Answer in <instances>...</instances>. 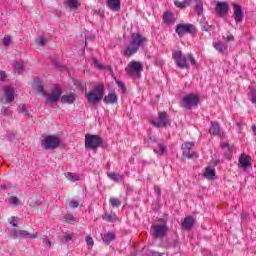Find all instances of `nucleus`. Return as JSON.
I'll return each instance as SVG.
<instances>
[{
	"label": "nucleus",
	"instance_id": "obj_35",
	"mask_svg": "<svg viewBox=\"0 0 256 256\" xmlns=\"http://www.w3.org/2000/svg\"><path fill=\"white\" fill-rule=\"evenodd\" d=\"M222 149H224V153L227 156V158L231 159L232 150H231V146H229V143L226 142L222 144Z\"/></svg>",
	"mask_w": 256,
	"mask_h": 256
},
{
	"label": "nucleus",
	"instance_id": "obj_21",
	"mask_svg": "<svg viewBox=\"0 0 256 256\" xmlns=\"http://www.w3.org/2000/svg\"><path fill=\"white\" fill-rule=\"evenodd\" d=\"M33 87L36 92L42 93V95H47V92H45V86L43 85V81L39 78H36L34 80Z\"/></svg>",
	"mask_w": 256,
	"mask_h": 256
},
{
	"label": "nucleus",
	"instance_id": "obj_40",
	"mask_svg": "<svg viewBox=\"0 0 256 256\" xmlns=\"http://www.w3.org/2000/svg\"><path fill=\"white\" fill-rule=\"evenodd\" d=\"M119 89H121L123 91V93H127V87L125 86V84L121 81H116Z\"/></svg>",
	"mask_w": 256,
	"mask_h": 256
},
{
	"label": "nucleus",
	"instance_id": "obj_13",
	"mask_svg": "<svg viewBox=\"0 0 256 256\" xmlns=\"http://www.w3.org/2000/svg\"><path fill=\"white\" fill-rule=\"evenodd\" d=\"M126 73L128 75H133V73H141L143 71V64L138 61L130 62V67L125 68Z\"/></svg>",
	"mask_w": 256,
	"mask_h": 256
},
{
	"label": "nucleus",
	"instance_id": "obj_50",
	"mask_svg": "<svg viewBox=\"0 0 256 256\" xmlns=\"http://www.w3.org/2000/svg\"><path fill=\"white\" fill-rule=\"evenodd\" d=\"M45 43H47V39H45L44 37L38 38L37 40L38 45H45Z\"/></svg>",
	"mask_w": 256,
	"mask_h": 256
},
{
	"label": "nucleus",
	"instance_id": "obj_9",
	"mask_svg": "<svg viewBox=\"0 0 256 256\" xmlns=\"http://www.w3.org/2000/svg\"><path fill=\"white\" fill-rule=\"evenodd\" d=\"M172 59H174L176 66L179 69H188L189 64L187 63V57L183 56V52L176 51L172 54Z\"/></svg>",
	"mask_w": 256,
	"mask_h": 256
},
{
	"label": "nucleus",
	"instance_id": "obj_11",
	"mask_svg": "<svg viewBox=\"0 0 256 256\" xmlns=\"http://www.w3.org/2000/svg\"><path fill=\"white\" fill-rule=\"evenodd\" d=\"M193 29H195L193 24H178L175 32L179 37H184L186 33H193Z\"/></svg>",
	"mask_w": 256,
	"mask_h": 256
},
{
	"label": "nucleus",
	"instance_id": "obj_62",
	"mask_svg": "<svg viewBox=\"0 0 256 256\" xmlns=\"http://www.w3.org/2000/svg\"><path fill=\"white\" fill-rule=\"evenodd\" d=\"M149 139L152 143H155L157 141V138H155V136H150Z\"/></svg>",
	"mask_w": 256,
	"mask_h": 256
},
{
	"label": "nucleus",
	"instance_id": "obj_37",
	"mask_svg": "<svg viewBox=\"0 0 256 256\" xmlns=\"http://www.w3.org/2000/svg\"><path fill=\"white\" fill-rule=\"evenodd\" d=\"M110 205L113 207H121V200L117 198H110Z\"/></svg>",
	"mask_w": 256,
	"mask_h": 256
},
{
	"label": "nucleus",
	"instance_id": "obj_51",
	"mask_svg": "<svg viewBox=\"0 0 256 256\" xmlns=\"http://www.w3.org/2000/svg\"><path fill=\"white\" fill-rule=\"evenodd\" d=\"M19 109H21V111L24 115H29V113H27V111H28L27 106H25V105L19 106Z\"/></svg>",
	"mask_w": 256,
	"mask_h": 256
},
{
	"label": "nucleus",
	"instance_id": "obj_48",
	"mask_svg": "<svg viewBox=\"0 0 256 256\" xmlns=\"http://www.w3.org/2000/svg\"><path fill=\"white\" fill-rule=\"evenodd\" d=\"M43 244L46 247H51V240L47 236H45L43 239Z\"/></svg>",
	"mask_w": 256,
	"mask_h": 256
},
{
	"label": "nucleus",
	"instance_id": "obj_28",
	"mask_svg": "<svg viewBox=\"0 0 256 256\" xmlns=\"http://www.w3.org/2000/svg\"><path fill=\"white\" fill-rule=\"evenodd\" d=\"M174 5L178 7V9H187L191 5V0H184V1H179L176 0L174 1Z\"/></svg>",
	"mask_w": 256,
	"mask_h": 256
},
{
	"label": "nucleus",
	"instance_id": "obj_53",
	"mask_svg": "<svg viewBox=\"0 0 256 256\" xmlns=\"http://www.w3.org/2000/svg\"><path fill=\"white\" fill-rule=\"evenodd\" d=\"M2 113L3 115L9 116L11 115V110L9 108H3Z\"/></svg>",
	"mask_w": 256,
	"mask_h": 256
},
{
	"label": "nucleus",
	"instance_id": "obj_59",
	"mask_svg": "<svg viewBox=\"0 0 256 256\" xmlns=\"http://www.w3.org/2000/svg\"><path fill=\"white\" fill-rule=\"evenodd\" d=\"M65 241H71V239H73V237L71 236V234H67L64 236Z\"/></svg>",
	"mask_w": 256,
	"mask_h": 256
},
{
	"label": "nucleus",
	"instance_id": "obj_45",
	"mask_svg": "<svg viewBox=\"0 0 256 256\" xmlns=\"http://www.w3.org/2000/svg\"><path fill=\"white\" fill-rule=\"evenodd\" d=\"M93 63H94V66L97 67L98 69H103V64H101V62H99L97 58H93Z\"/></svg>",
	"mask_w": 256,
	"mask_h": 256
},
{
	"label": "nucleus",
	"instance_id": "obj_41",
	"mask_svg": "<svg viewBox=\"0 0 256 256\" xmlns=\"http://www.w3.org/2000/svg\"><path fill=\"white\" fill-rule=\"evenodd\" d=\"M250 101L252 103H256V90L255 89H252L250 91Z\"/></svg>",
	"mask_w": 256,
	"mask_h": 256
},
{
	"label": "nucleus",
	"instance_id": "obj_27",
	"mask_svg": "<svg viewBox=\"0 0 256 256\" xmlns=\"http://www.w3.org/2000/svg\"><path fill=\"white\" fill-rule=\"evenodd\" d=\"M13 67H14V71L16 73H19V75H21V73H23V71H25V67H23V62H21L19 60L14 61Z\"/></svg>",
	"mask_w": 256,
	"mask_h": 256
},
{
	"label": "nucleus",
	"instance_id": "obj_39",
	"mask_svg": "<svg viewBox=\"0 0 256 256\" xmlns=\"http://www.w3.org/2000/svg\"><path fill=\"white\" fill-rule=\"evenodd\" d=\"M188 60L190 61L191 65H193L194 67H197V60H195V57L193 56V54H188Z\"/></svg>",
	"mask_w": 256,
	"mask_h": 256
},
{
	"label": "nucleus",
	"instance_id": "obj_3",
	"mask_svg": "<svg viewBox=\"0 0 256 256\" xmlns=\"http://www.w3.org/2000/svg\"><path fill=\"white\" fill-rule=\"evenodd\" d=\"M40 144L45 151L54 150L61 145V139L53 135H42L40 138Z\"/></svg>",
	"mask_w": 256,
	"mask_h": 256
},
{
	"label": "nucleus",
	"instance_id": "obj_61",
	"mask_svg": "<svg viewBox=\"0 0 256 256\" xmlns=\"http://www.w3.org/2000/svg\"><path fill=\"white\" fill-rule=\"evenodd\" d=\"M227 41H235V37L233 35H230L227 37Z\"/></svg>",
	"mask_w": 256,
	"mask_h": 256
},
{
	"label": "nucleus",
	"instance_id": "obj_6",
	"mask_svg": "<svg viewBox=\"0 0 256 256\" xmlns=\"http://www.w3.org/2000/svg\"><path fill=\"white\" fill-rule=\"evenodd\" d=\"M151 125H153V127H156L157 129L161 127H171V120L169 119V115L167 114V112L162 111L158 112V121L151 120Z\"/></svg>",
	"mask_w": 256,
	"mask_h": 256
},
{
	"label": "nucleus",
	"instance_id": "obj_55",
	"mask_svg": "<svg viewBox=\"0 0 256 256\" xmlns=\"http://www.w3.org/2000/svg\"><path fill=\"white\" fill-rule=\"evenodd\" d=\"M241 219H242L243 221H247V219H249V214H247V213H242V214H241Z\"/></svg>",
	"mask_w": 256,
	"mask_h": 256
},
{
	"label": "nucleus",
	"instance_id": "obj_63",
	"mask_svg": "<svg viewBox=\"0 0 256 256\" xmlns=\"http://www.w3.org/2000/svg\"><path fill=\"white\" fill-rule=\"evenodd\" d=\"M9 223L12 225V227H17V223H15V221H10Z\"/></svg>",
	"mask_w": 256,
	"mask_h": 256
},
{
	"label": "nucleus",
	"instance_id": "obj_1",
	"mask_svg": "<svg viewBox=\"0 0 256 256\" xmlns=\"http://www.w3.org/2000/svg\"><path fill=\"white\" fill-rule=\"evenodd\" d=\"M147 38L139 33L131 35L130 45L125 49L124 55L125 57H131V55H135L137 51H139V47H141Z\"/></svg>",
	"mask_w": 256,
	"mask_h": 256
},
{
	"label": "nucleus",
	"instance_id": "obj_58",
	"mask_svg": "<svg viewBox=\"0 0 256 256\" xmlns=\"http://www.w3.org/2000/svg\"><path fill=\"white\" fill-rule=\"evenodd\" d=\"M158 221L159 223H162V225H167V219L165 218H159Z\"/></svg>",
	"mask_w": 256,
	"mask_h": 256
},
{
	"label": "nucleus",
	"instance_id": "obj_33",
	"mask_svg": "<svg viewBox=\"0 0 256 256\" xmlns=\"http://www.w3.org/2000/svg\"><path fill=\"white\" fill-rule=\"evenodd\" d=\"M28 204L30 207H39V205H41V201L37 199V196H31L28 200Z\"/></svg>",
	"mask_w": 256,
	"mask_h": 256
},
{
	"label": "nucleus",
	"instance_id": "obj_31",
	"mask_svg": "<svg viewBox=\"0 0 256 256\" xmlns=\"http://www.w3.org/2000/svg\"><path fill=\"white\" fill-rule=\"evenodd\" d=\"M67 7L70 9H79V1L78 0H65L64 2Z\"/></svg>",
	"mask_w": 256,
	"mask_h": 256
},
{
	"label": "nucleus",
	"instance_id": "obj_30",
	"mask_svg": "<svg viewBox=\"0 0 256 256\" xmlns=\"http://www.w3.org/2000/svg\"><path fill=\"white\" fill-rule=\"evenodd\" d=\"M204 177L209 180L213 179V177H215V169L211 166H207L204 172Z\"/></svg>",
	"mask_w": 256,
	"mask_h": 256
},
{
	"label": "nucleus",
	"instance_id": "obj_60",
	"mask_svg": "<svg viewBox=\"0 0 256 256\" xmlns=\"http://www.w3.org/2000/svg\"><path fill=\"white\" fill-rule=\"evenodd\" d=\"M172 247H179V241L173 240Z\"/></svg>",
	"mask_w": 256,
	"mask_h": 256
},
{
	"label": "nucleus",
	"instance_id": "obj_49",
	"mask_svg": "<svg viewBox=\"0 0 256 256\" xmlns=\"http://www.w3.org/2000/svg\"><path fill=\"white\" fill-rule=\"evenodd\" d=\"M11 43V37L9 35L4 36L3 45L7 46Z\"/></svg>",
	"mask_w": 256,
	"mask_h": 256
},
{
	"label": "nucleus",
	"instance_id": "obj_16",
	"mask_svg": "<svg viewBox=\"0 0 256 256\" xmlns=\"http://www.w3.org/2000/svg\"><path fill=\"white\" fill-rule=\"evenodd\" d=\"M106 5L110 9V11H121V0H107Z\"/></svg>",
	"mask_w": 256,
	"mask_h": 256
},
{
	"label": "nucleus",
	"instance_id": "obj_38",
	"mask_svg": "<svg viewBox=\"0 0 256 256\" xmlns=\"http://www.w3.org/2000/svg\"><path fill=\"white\" fill-rule=\"evenodd\" d=\"M158 153L160 155H165V153H167V147H165V145L159 143L158 144Z\"/></svg>",
	"mask_w": 256,
	"mask_h": 256
},
{
	"label": "nucleus",
	"instance_id": "obj_22",
	"mask_svg": "<svg viewBox=\"0 0 256 256\" xmlns=\"http://www.w3.org/2000/svg\"><path fill=\"white\" fill-rule=\"evenodd\" d=\"M163 21L165 25L171 26L175 25V17L173 16V12L167 11L163 15Z\"/></svg>",
	"mask_w": 256,
	"mask_h": 256
},
{
	"label": "nucleus",
	"instance_id": "obj_56",
	"mask_svg": "<svg viewBox=\"0 0 256 256\" xmlns=\"http://www.w3.org/2000/svg\"><path fill=\"white\" fill-rule=\"evenodd\" d=\"M148 256H163V254L159 253V252H150L148 254Z\"/></svg>",
	"mask_w": 256,
	"mask_h": 256
},
{
	"label": "nucleus",
	"instance_id": "obj_7",
	"mask_svg": "<svg viewBox=\"0 0 256 256\" xmlns=\"http://www.w3.org/2000/svg\"><path fill=\"white\" fill-rule=\"evenodd\" d=\"M151 231L155 239H163L169 232V226H167V224H153L151 226Z\"/></svg>",
	"mask_w": 256,
	"mask_h": 256
},
{
	"label": "nucleus",
	"instance_id": "obj_5",
	"mask_svg": "<svg viewBox=\"0 0 256 256\" xmlns=\"http://www.w3.org/2000/svg\"><path fill=\"white\" fill-rule=\"evenodd\" d=\"M198 105L199 95L195 93H190L182 98L180 107H183V109H193V107H197Z\"/></svg>",
	"mask_w": 256,
	"mask_h": 256
},
{
	"label": "nucleus",
	"instance_id": "obj_57",
	"mask_svg": "<svg viewBox=\"0 0 256 256\" xmlns=\"http://www.w3.org/2000/svg\"><path fill=\"white\" fill-rule=\"evenodd\" d=\"M15 139V133L8 134V141H13Z\"/></svg>",
	"mask_w": 256,
	"mask_h": 256
},
{
	"label": "nucleus",
	"instance_id": "obj_17",
	"mask_svg": "<svg viewBox=\"0 0 256 256\" xmlns=\"http://www.w3.org/2000/svg\"><path fill=\"white\" fill-rule=\"evenodd\" d=\"M119 97L115 92L108 93L107 96L104 97L103 101L106 105H115L117 104Z\"/></svg>",
	"mask_w": 256,
	"mask_h": 256
},
{
	"label": "nucleus",
	"instance_id": "obj_25",
	"mask_svg": "<svg viewBox=\"0 0 256 256\" xmlns=\"http://www.w3.org/2000/svg\"><path fill=\"white\" fill-rule=\"evenodd\" d=\"M102 219H104V221H107L108 223H115V221H117V214H115V212L111 211L106 212L103 216Z\"/></svg>",
	"mask_w": 256,
	"mask_h": 256
},
{
	"label": "nucleus",
	"instance_id": "obj_46",
	"mask_svg": "<svg viewBox=\"0 0 256 256\" xmlns=\"http://www.w3.org/2000/svg\"><path fill=\"white\" fill-rule=\"evenodd\" d=\"M67 179H69V181H77L79 177L77 175H73V173H68Z\"/></svg>",
	"mask_w": 256,
	"mask_h": 256
},
{
	"label": "nucleus",
	"instance_id": "obj_42",
	"mask_svg": "<svg viewBox=\"0 0 256 256\" xmlns=\"http://www.w3.org/2000/svg\"><path fill=\"white\" fill-rule=\"evenodd\" d=\"M9 201L12 203V205H19V198H17V196L9 197Z\"/></svg>",
	"mask_w": 256,
	"mask_h": 256
},
{
	"label": "nucleus",
	"instance_id": "obj_10",
	"mask_svg": "<svg viewBox=\"0 0 256 256\" xmlns=\"http://www.w3.org/2000/svg\"><path fill=\"white\" fill-rule=\"evenodd\" d=\"M193 147H195L194 142H185L182 145L183 157H186V159H197V157H199L197 152H191Z\"/></svg>",
	"mask_w": 256,
	"mask_h": 256
},
{
	"label": "nucleus",
	"instance_id": "obj_20",
	"mask_svg": "<svg viewBox=\"0 0 256 256\" xmlns=\"http://www.w3.org/2000/svg\"><path fill=\"white\" fill-rule=\"evenodd\" d=\"M209 133L211 135L223 137V133L221 132V126H219V123H217V122H211V127L209 129Z\"/></svg>",
	"mask_w": 256,
	"mask_h": 256
},
{
	"label": "nucleus",
	"instance_id": "obj_36",
	"mask_svg": "<svg viewBox=\"0 0 256 256\" xmlns=\"http://www.w3.org/2000/svg\"><path fill=\"white\" fill-rule=\"evenodd\" d=\"M201 27H202L203 31H207V32L215 30V26L209 25V23L207 21H202Z\"/></svg>",
	"mask_w": 256,
	"mask_h": 256
},
{
	"label": "nucleus",
	"instance_id": "obj_8",
	"mask_svg": "<svg viewBox=\"0 0 256 256\" xmlns=\"http://www.w3.org/2000/svg\"><path fill=\"white\" fill-rule=\"evenodd\" d=\"M63 91L61 90V87L57 86L52 89V92L48 94V96L45 99V103L47 105H53L55 103H59V99H61Z\"/></svg>",
	"mask_w": 256,
	"mask_h": 256
},
{
	"label": "nucleus",
	"instance_id": "obj_32",
	"mask_svg": "<svg viewBox=\"0 0 256 256\" xmlns=\"http://www.w3.org/2000/svg\"><path fill=\"white\" fill-rule=\"evenodd\" d=\"M108 177H109V179H111L112 181H115V183H119V181H121V179H123V175L117 174V173H115V172H110V173H108Z\"/></svg>",
	"mask_w": 256,
	"mask_h": 256
},
{
	"label": "nucleus",
	"instance_id": "obj_19",
	"mask_svg": "<svg viewBox=\"0 0 256 256\" xmlns=\"http://www.w3.org/2000/svg\"><path fill=\"white\" fill-rule=\"evenodd\" d=\"M239 165L242 169H249L251 167V157L242 154L239 158Z\"/></svg>",
	"mask_w": 256,
	"mask_h": 256
},
{
	"label": "nucleus",
	"instance_id": "obj_15",
	"mask_svg": "<svg viewBox=\"0 0 256 256\" xmlns=\"http://www.w3.org/2000/svg\"><path fill=\"white\" fill-rule=\"evenodd\" d=\"M13 235L15 237H25L26 239H37L39 237L38 233L31 234L27 230H14Z\"/></svg>",
	"mask_w": 256,
	"mask_h": 256
},
{
	"label": "nucleus",
	"instance_id": "obj_54",
	"mask_svg": "<svg viewBox=\"0 0 256 256\" xmlns=\"http://www.w3.org/2000/svg\"><path fill=\"white\" fill-rule=\"evenodd\" d=\"M154 191H155V193L158 195V197L161 196V188H159V186H155V187H154Z\"/></svg>",
	"mask_w": 256,
	"mask_h": 256
},
{
	"label": "nucleus",
	"instance_id": "obj_23",
	"mask_svg": "<svg viewBox=\"0 0 256 256\" xmlns=\"http://www.w3.org/2000/svg\"><path fill=\"white\" fill-rule=\"evenodd\" d=\"M60 103L72 105V103H75V94L71 93L63 95L60 99Z\"/></svg>",
	"mask_w": 256,
	"mask_h": 256
},
{
	"label": "nucleus",
	"instance_id": "obj_34",
	"mask_svg": "<svg viewBox=\"0 0 256 256\" xmlns=\"http://www.w3.org/2000/svg\"><path fill=\"white\" fill-rule=\"evenodd\" d=\"M214 48L216 51H219V53H225V51H227V46L223 42L215 43Z\"/></svg>",
	"mask_w": 256,
	"mask_h": 256
},
{
	"label": "nucleus",
	"instance_id": "obj_12",
	"mask_svg": "<svg viewBox=\"0 0 256 256\" xmlns=\"http://www.w3.org/2000/svg\"><path fill=\"white\" fill-rule=\"evenodd\" d=\"M215 11L218 17H227V15L229 14V3L218 2L216 4Z\"/></svg>",
	"mask_w": 256,
	"mask_h": 256
},
{
	"label": "nucleus",
	"instance_id": "obj_18",
	"mask_svg": "<svg viewBox=\"0 0 256 256\" xmlns=\"http://www.w3.org/2000/svg\"><path fill=\"white\" fill-rule=\"evenodd\" d=\"M194 225H195V218L193 216H188L184 218V221L182 222V227L183 229H186V231H191Z\"/></svg>",
	"mask_w": 256,
	"mask_h": 256
},
{
	"label": "nucleus",
	"instance_id": "obj_43",
	"mask_svg": "<svg viewBox=\"0 0 256 256\" xmlns=\"http://www.w3.org/2000/svg\"><path fill=\"white\" fill-rule=\"evenodd\" d=\"M69 207H70L71 209H77V207H79V202H77L76 200H71V201L69 202Z\"/></svg>",
	"mask_w": 256,
	"mask_h": 256
},
{
	"label": "nucleus",
	"instance_id": "obj_2",
	"mask_svg": "<svg viewBox=\"0 0 256 256\" xmlns=\"http://www.w3.org/2000/svg\"><path fill=\"white\" fill-rule=\"evenodd\" d=\"M104 95L105 86L103 84H98L90 92H85L86 99L90 105H97V103H101Z\"/></svg>",
	"mask_w": 256,
	"mask_h": 256
},
{
	"label": "nucleus",
	"instance_id": "obj_52",
	"mask_svg": "<svg viewBox=\"0 0 256 256\" xmlns=\"http://www.w3.org/2000/svg\"><path fill=\"white\" fill-rule=\"evenodd\" d=\"M5 79H7L5 71H0V81H5Z\"/></svg>",
	"mask_w": 256,
	"mask_h": 256
},
{
	"label": "nucleus",
	"instance_id": "obj_64",
	"mask_svg": "<svg viewBox=\"0 0 256 256\" xmlns=\"http://www.w3.org/2000/svg\"><path fill=\"white\" fill-rule=\"evenodd\" d=\"M0 189H7V184H2Z\"/></svg>",
	"mask_w": 256,
	"mask_h": 256
},
{
	"label": "nucleus",
	"instance_id": "obj_44",
	"mask_svg": "<svg viewBox=\"0 0 256 256\" xmlns=\"http://www.w3.org/2000/svg\"><path fill=\"white\" fill-rule=\"evenodd\" d=\"M86 243L89 247H93V245H95V242L93 241V237L91 236H86Z\"/></svg>",
	"mask_w": 256,
	"mask_h": 256
},
{
	"label": "nucleus",
	"instance_id": "obj_47",
	"mask_svg": "<svg viewBox=\"0 0 256 256\" xmlns=\"http://www.w3.org/2000/svg\"><path fill=\"white\" fill-rule=\"evenodd\" d=\"M154 63H155V65H157V67H162L163 59L156 57V58H154Z\"/></svg>",
	"mask_w": 256,
	"mask_h": 256
},
{
	"label": "nucleus",
	"instance_id": "obj_29",
	"mask_svg": "<svg viewBox=\"0 0 256 256\" xmlns=\"http://www.w3.org/2000/svg\"><path fill=\"white\" fill-rule=\"evenodd\" d=\"M195 1V11L196 15H203V0H194Z\"/></svg>",
	"mask_w": 256,
	"mask_h": 256
},
{
	"label": "nucleus",
	"instance_id": "obj_24",
	"mask_svg": "<svg viewBox=\"0 0 256 256\" xmlns=\"http://www.w3.org/2000/svg\"><path fill=\"white\" fill-rule=\"evenodd\" d=\"M6 103H13L15 100V90L11 87H6Z\"/></svg>",
	"mask_w": 256,
	"mask_h": 256
},
{
	"label": "nucleus",
	"instance_id": "obj_14",
	"mask_svg": "<svg viewBox=\"0 0 256 256\" xmlns=\"http://www.w3.org/2000/svg\"><path fill=\"white\" fill-rule=\"evenodd\" d=\"M234 7V20L236 23H243V8L241 5L233 4Z\"/></svg>",
	"mask_w": 256,
	"mask_h": 256
},
{
	"label": "nucleus",
	"instance_id": "obj_26",
	"mask_svg": "<svg viewBox=\"0 0 256 256\" xmlns=\"http://www.w3.org/2000/svg\"><path fill=\"white\" fill-rule=\"evenodd\" d=\"M101 237H102L103 242L106 245H109V243H111V241H113L115 239V233L108 232V233L102 234Z\"/></svg>",
	"mask_w": 256,
	"mask_h": 256
},
{
	"label": "nucleus",
	"instance_id": "obj_4",
	"mask_svg": "<svg viewBox=\"0 0 256 256\" xmlns=\"http://www.w3.org/2000/svg\"><path fill=\"white\" fill-rule=\"evenodd\" d=\"M103 145V138L99 135L86 134L85 135V148L92 149V151H97L99 147Z\"/></svg>",
	"mask_w": 256,
	"mask_h": 256
}]
</instances>
